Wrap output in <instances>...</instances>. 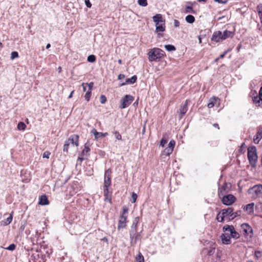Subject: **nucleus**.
<instances>
[{"label": "nucleus", "mask_w": 262, "mask_h": 262, "mask_svg": "<svg viewBox=\"0 0 262 262\" xmlns=\"http://www.w3.org/2000/svg\"><path fill=\"white\" fill-rule=\"evenodd\" d=\"M137 262H144V257L140 252H139L136 257Z\"/></svg>", "instance_id": "nucleus-30"}, {"label": "nucleus", "mask_w": 262, "mask_h": 262, "mask_svg": "<svg viewBox=\"0 0 262 262\" xmlns=\"http://www.w3.org/2000/svg\"><path fill=\"white\" fill-rule=\"evenodd\" d=\"M241 230L246 235L251 236L252 233V228L247 224H243L241 225Z\"/></svg>", "instance_id": "nucleus-12"}, {"label": "nucleus", "mask_w": 262, "mask_h": 262, "mask_svg": "<svg viewBox=\"0 0 262 262\" xmlns=\"http://www.w3.org/2000/svg\"><path fill=\"white\" fill-rule=\"evenodd\" d=\"M173 150L171 148L166 147L162 152L163 155L165 156H169Z\"/></svg>", "instance_id": "nucleus-29"}, {"label": "nucleus", "mask_w": 262, "mask_h": 262, "mask_svg": "<svg viewBox=\"0 0 262 262\" xmlns=\"http://www.w3.org/2000/svg\"><path fill=\"white\" fill-rule=\"evenodd\" d=\"M91 133L93 134L94 135L95 140H97L98 139V132L95 129L93 128L91 131Z\"/></svg>", "instance_id": "nucleus-39"}, {"label": "nucleus", "mask_w": 262, "mask_h": 262, "mask_svg": "<svg viewBox=\"0 0 262 262\" xmlns=\"http://www.w3.org/2000/svg\"><path fill=\"white\" fill-rule=\"evenodd\" d=\"M138 3L139 5L145 7L147 5V0H138Z\"/></svg>", "instance_id": "nucleus-35"}, {"label": "nucleus", "mask_w": 262, "mask_h": 262, "mask_svg": "<svg viewBox=\"0 0 262 262\" xmlns=\"http://www.w3.org/2000/svg\"><path fill=\"white\" fill-rule=\"evenodd\" d=\"M127 216H121L119 221L118 229L123 228L126 227Z\"/></svg>", "instance_id": "nucleus-16"}, {"label": "nucleus", "mask_w": 262, "mask_h": 262, "mask_svg": "<svg viewBox=\"0 0 262 262\" xmlns=\"http://www.w3.org/2000/svg\"><path fill=\"white\" fill-rule=\"evenodd\" d=\"M90 146L91 145L88 142L85 143L84 148L82 151L81 156H84L85 155V153L87 154L90 151Z\"/></svg>", "instance_id": "nucleus-23"}, {"label": "nucleus", "mask_w": 262, "mask_h": 262, "mask_svg": "<svg viewBox=\"0 0 262 262\" xmlns=\"http://www.w3.org/2000/svg\"><path fill=\"white\" fill-rule=\"evenodd\" d=\"M234 228L233 226H225L223 227V230L225 232H226V233H228V234L230 233V235L231 233H232V231H234Z\"/></svg>", "instance_id": "nucleus-25"}, {"label": "nucleus", "mask_w": 262, "mask_h": 262, "mask_svg": "<svg viewBox=\"0 0 262 262\" xmlns=\"http://www.w3.org/2000/svg\"><path fill=\"white\" fill-rule=\"evenodd\" d=\"M100 100L102 104H104L106 101V98L104 95H101L100 97Z\"/></svg>", "instance_id": "nucleus-45"}, {"label": "nucleus", "mask_w": 262, "mask_h": 262, "mask_svg": "<svg viewBox=\"0 0 262 262\" xmlns=\"http://www.w3.org/2000/svg\"><path fill=\"white\" fill-rule=\"evenodd\" d=\"M137 197L138 196H137V194L135 193V192H133L132 195V202L133 203L136 202Z\"/></svg>", "instance_id": "nucleus-44"}, {"label": "nucleus", "mask_w": 262, "mask_h": 262, "mask_svg": "<svg viewBox=\"0 0 262 262\" xmlns=\"http://www.w3.org/2000/svg\"><path fill=\"white\" fill-rule=\"evenodd\" d=\"M222 243L224 244L228 245L231 243V237L228 233H225L221 236Z\"/></svg>", "instance_id": "nucleus-14"}, {"label": "nucleus", "mask_w": 262, "mask_h": 262, "mask_svg": "<svg viewBox=\"0 0 262 262\" xmlns=\"http://www.w3.org/2000/svg\"><path fill=\"white\" fill-rule=\"evenodd\" d=\"M18 56V53L17 52H12L11 54V58L12 59H14Z\"/></svg>", "instance_id": "nucleus-49"}, {"label": "nucleus", "mask_w": 262, "mask_h": 262, "mask_svg": "<svg viewBox=\"0 0 262 262\" xmlns=\"http://www.w3.org/2000/svg\"><path fill=\"white\" fill-rule=\"evenodd\" d=\"M215 2L221 4H225L227 2V0H214Z\"/></svg>", "instance_id": "nucleus-56"}, {"label": "nucleus", "mask_w": 262, "mask_h": 262, "mask_svg": "<svg viewBox=\"0 0 262 262\" xmlns=\"http://www.w3.org/2000/svg\"><path fill=\"white\" fill-rule=\"evenodd\" d=\"M241 211L239 210L235 212H233V215L234 216V219L235 218L236 216H239L241 215Z\"/></svg>", "instance_id": "nucleus-53"}, {"label": "nucleus", "mask_w": 262, "mask_h": 262, "mask_svg": "<svg viewBox=\"0 0 262 262\" xmlns=\"http://www.w3.org/2000/svg\"><path fill=\"white\" fill-rule=\"evenodd\" d=\"M175 144H176L175 141L173 140H171L170 141L167 147L171 148L172 149V150H173V148L175 146Z\"/></svg>", "instance_id": "nucleus-40"}, {"label": "nucleus", "mask_w": 262, "mask_h": 262, "mask_svg": "<svg viewBox=\"0 0 262 262\" xmlns=\"http://www.w3.org/2000/svg\"><path fill=\"white\" fill-rule=\"evenodd\" d=\"M139 217H137L135 219L133 223L135 224H138L139 223Z\"/></svg>", "instance_id": "nucleus-60"}, {"label": "nucleus", "mask_w": 262, "mask_h": 262, "mask_svg": "<svg viewBox=\"0 0 262 262\" xmlns=\"http://www.w3.org/2000/svg\"><path fill=\"white\" fill-rule=\"evenodd\" d=\"M128 213V209L126 207H123L122 208V213L121 216H127L126 214Z\"/></svg>", "instance_id": "nucleus-42"}, {"label": "nucleus", "mask_w": 262, "mask_h": 262, "mask_svg": "<svg viewBox=\"0 0 262 262\" xmlns=\"http://www.w3.org/2000/svg\"><path fill=\"white\" fill-rule=\"evenodd\" d=\"M91 97V91H88L85 95V99L88 101Z\"/></svg>", "instance_id": "nucleus-47"}, {"label": "nucleus", "mask_w": 262, "mask_h": 262, "mask_svg": "<svg viewBox=\"0 0 262 262\" xmlns=\"http://www.w3.org/2000/svg\"><path fill=\"white\" fill-rule=\"evenodd\" d=\"M230 237H233L234 238L237 239L239 237V234L235 231L234 229L233 231H232V233L230 235Z\"/></svg>", "instance_id": "nucleus-33"}, {"label": "nucleus", "mask_w": 262, "mask_h": 262, "mask_svg": "<svg viewBox=\"0 0 262 262\" xmlns=\"http://www.w3.org/2000/svg\"><path fill=\"white\" fill-rule=\"evenodd\" d=\"M222 200L224 205L229 206L235 202L236 198L232 194H227L224 195Z\"/></svg>", "instance_id": "nucleus-8"}, {"label": "nucleus", "mask_w": 262, "mask_h": 262, "mask_svg": "<svg viewBox=\"0 0 262 262\" xmlns=\"http://www.w3.org/2000/svg\"><path fill=\"white\" fill-rule=\"evenodd\" d=\"M111 170L107 169L104 173V182L103 187H108L111 184Z\"/></svg>", "instance_id": "nucleus-11"}, {"label": "nucleus", "mask_w": 262, "mask_h": 262, "mask_svg": "<svg viewBox=\"0 0 262 262\" xmlns=\"http://www.w3.org/2000/svg\"><path fill=\"white\" fill-rule=\"evenodd\" d=\"M26 127V124L23 122H20L17 124V128L18 130H25Z\"/></svg>", "instance_id": "nucleus-31"}, {"label": "nucleus", "mask_w": 262, "mask_h": 262, "mask_svg": "<svg viewBox=\"0 0 262 262\" xmlns=\"http://www.w3.org/2000/svg\"><path fill=\"white\" fill-rule=\"evenodd\" d=\"M234 32L225 30L223 32L220 31H215L212 36L211 40L216 42H221L228 38L232 37Z\"/></svg>", "instance_id": "nucleus-1"}, {"label": "nucleus", "mask_w": 262, "mask_h": 262, "mask_svg": "<svg viewBox=\"0 0 262 262\" xmlns=\"http://www.w3.org/2000/svg\"><path fill=\"white\" fill-rule=\"evenodd\" d=\"M78 139L79 136L77 135H71L69 138L66 141L63 150L65 152L68 151V148L70 145L72 144L73 145H75L76 146H78L79 145L78 143Z\"/></svg>", "instance_id": "nucleus-5"}, {"label": "nucleus", "mask_w": 262, "mask_h": 262, "mask_svg": "<svg viewBox=\"0 0 262 262\" xmlns=\"http://www.w3.org/2000/svg\"><path fill=\"white\" fill-rule=\"evenodd\" d=\"M136 231H130V245L134 246L136 244L138 240L141 239V232L136 233Z\"/></svg>", "instance_id": "nucleus-9"}, {"label": "nucleus", "mask_w": 262, "mask_h": 262, "mask_svg": "<svg viewBox=\"0 0 262 262\" xmlns=\"http://www.w3.org/2000/svg\"><path fill=\"white\" fill-rule=\"evenodd\" d=\"M108 188V187H103L104 195L105 197V199H108L109 201H110L111 194Z\"/></svg>", "instance_id": "nucleus-26"}, {"label": "nucleus", "mask_w": 262, "mask_h": 262, "mask_svg": "<svg viewBox=\"0 0 262 262\" xmlns=\"http://www.w3.org/2000/svg\"><path fill=\"white\" fill-rule=\"evenodd\" d=\"M213 126H214L215 127L217 128V129H219V125H218V124H217V123H214V124H213Z\"/></svg>", "instance_id": "nucleus-64"}, {"label": "nucleus", "mask_w": 262, "mask_h": 262, "mask_svg": "<svg viewBox=\"0 0 262 262\" xmlns=\"http://www.w3.org/2000/svg\"><path fill=\"white\" fill-rule=\"evenodd\" d=\"M218 100V98L215 97H213L211 98L209 100V103H208V107L209 108H212L213 107L215 103H216V101Z\"/></svg>", "instance_id": "nucleus-22"}, {"label": "nucleus", "mask_w": 262, "mask_h": 262, "mask_svg": "<svg viewBox=\"0 0 262 262\" xmlns=\"http://www.w3.org/2000/svg\"><path fill=\"white\" fill-rule=\"evenodd\" d=\"M124 77H125V76H124V75H123V74H119V75H118V79H119V80L123 79H124Z\"/></svg>", "instance_id": "nucleus-59"}, {"label": "nucleus", "mask_w": 262, "mask_h": 262, "mask_svg": "<svg viewBox=\"0 0 262 262\" xmlns=\"http://www.w3.org/2000/svg\"><path fill=\"white\" fill-rule=\"evenodd\" d=\"M108 135V133H100V132H98V139L99 138H103V137H104L105 136H107Z\"/></svg>", "instance_id": "nucleus-48"}, {"label": "nucleus", "mask_w": 262, "mask_h": 262, "mask_svg": "<svg viewBox=\"0 0 262 262\" xmlns=\"http://www.w3.org/2000/svg\"><path fill=\"white\" fill-rule=\"evenodd\" d=\"M174 26L176 27H178L180 26V22L179 20L175 19L174 20Z\"/></svg>", "instance_id": "nucleus-57"}, {"label": "nucleus", "mask_w": 262, "mask_h": 262, "mask_svg": "<svg viewBox=\"0 0 262 262\" xmlns=\"http://www.w3.org/2000/svg\"><path fill=\"white\" fill-rule=\"evenodd\" d=\"M253 100L255 104H258V106H262V86L259 92V96L254 97Z\"/></svg>", "instance_id": "nucleus-15"}, {"label": "nucleus", "mask_w": 262, "mask_h": 262, "mask_svg": "<svg viewBox=\"0 0 262 262\" xmlns=\"http://www.w3.org/2000/svg\"><path fill=\"white\" fill-rule=\"evenodd\" d=\"M137 77L136 75H134L133 76H132L131 78H127L126 79V81H125V82L124 83H122L121 85L122 86V85H124L126 84H133L134 83H135L137 81Z\"/></svg>", "instance_id": "nucleus-19"}, {"label": "nucleus", "mask_w": 262, "mask_h": 262, "mask_svg": "<svg viewBox=\"0 0 262 262\" xmlns=\"http://www.w3.org/2000/svg\"><path fill=\"white\" fill-rule=\"evenodd\" d=\"M85 5L86 6V7L88 8H91L92 6L91 2L89 0H85Z\"/></svg>", "instance_id": "nucleus-54"}, {"label": "nucleus", "mask_w": 262, "mask_h": 262, "mask_svg": "<svg viewBox=\"0 0 262 262\" xmlns=\"http://www.w3.org/2000/svg\"><path fill=\"white\" fill-rule=\"evenodd\" d=\"M82 85V87H83V91H86V87H88V86L86 85V84L83 83Z\"/></svg>", "instance_id": "nucleus-61"}, {"label": "nucleus", "mask_w": 262, "mask_h": 262, "mask_svg": "<svg viewBox=\"0 0 262 262\" xmlns=\"http://www.w3.org/2000/svg\"><path fill=\"white\" fill-rule=\"evenodd\" d=\"M215 246H211V249L208 251L207 254L210 256L213 255L215 252Z\"/></svg>", "instance_id": "nucleus-36"}, {"label": "nucleus", "mask_w": 262, "mask_h": 262, "mask_svg": "<svg viewBox=\"0 0 262 262\" xmlns=\"http://www.w3.org/2000/svg\"><path fill=\"white\" fill-rule=\"evenodd\" d=\"M254 203H251L247 205L245 207L244 209L247 211L249 214L252 213L254 212Z\"/></svg>", "instance_id": "nucleus-20"}, {"label": "nucleus", "mask_w": 262, "mask_h": 262, "mask_svg": "<svg viewBox=\"0 0 262 262\" xmlns=\"http://www.w3.org/2000/svg\"><path fill=\"white\" fill-rule=\"evenodd\" d=\"M114 134H115V138L117 140H121L122 139V136L121 135L119 134V132H115L114 133Z\"/></svg>", "instance_id": "nucleus-46"}, {"label": "nucleus", "mask_w": 262, "mask_h": 262, "mask_svg": "<svg viewBox=\"0 0 262 262\" xmlns=\"http://www.w3.org/2000/svg\"><path fill=\"white\" fill-rule=\"evenodd\" d=\"M188 103V100H186L184 102L182 103L180 109L178 111V113L181 115L182 117L187 111V106Z\"/></svg>", "instance_id": "nucleus-13"}, {"label": "nucleus", "mask_w": 262, "mask_h": 262, "mask_svg": "<svg viewBox=\"0 0 262 262\" xmlns=\"http://www.w3.org/2000/svg\"><path fill=\"white\" fill-rule=\"evenodd\" d=\"M167 143V140L164 138H162L160 141V145L162 147H164L166 143Z\"/></svg>", "instance_id": "nucleus-43"}, {"label": "nucleus", "mask_w": 262, "mask_h": 262, "mask_svg": "<svg viewBox=\"0 0 262 262\" xmlns=\"http://www.w3.org/2000/svg\"><path fill=\"white\" fill-rule=\"evenodd\" d=\"M262 256L261 252L260 251H256L255 252V256L257 258H260Z\"/></svg>", "instance_id": "nucleus-52"}, {"label": "nucleus", "mask_w": 262, "mask_h": 262, "mask_svg": "<svg viewBox=\"0 0 262 262\" xmlns=\"http://www.w3.org/2000/svg\"><path fill=\"white\" fill-rule=\"evenodd\" d=\"M185 12L188 13H194V11L191 6H186L185 8Z\"/></svg>", "instance_id": "nucleus-34"}, {"label": "nucleus", "mask_w": 262, "mask_h": 262, "mask_svg": "<svg viewBox=\"0 0 262 262\" xmlns=\"http://www.w3.org/2000/svg\"><path fill=\"white\" fill-rule=\"evenodd\" d=\"M134 98L130 95H126L120 100L119 108L123 109L128 107L134 101Z\"/></svg>", "instance_id": "nucleus-6"}, {"label": "nucleus", "mask_w": 262, "mask_h": 262, "mask_svg": "<svg viewBox=\"0 0 262 262\" xmlns=\"http://www.w3.org/2000/svg\"><path fill=\"white\" fill-rule=\"evenodd\" d=\"M262 138V127L258 129L257 134L254 137V142L255 144H257Z\"/></svg>", "instance_id": "nucleus-18"}, {"label": "nucleus", "mask_w": 262, "mask_h": 262, "mask_svg": "<svg viewBox=\"0 0 262 262\" xmlns=\"http://www.w3.org/2000/svg\"><path fill=\"white\" fill-rule=\"evenodd\" d=\"M16 248V245L14 244H12L10 245L8 247L5 248L6 250L10 251H13Z\"/></svg>", "instance_id": "nucleus-38"}, {"label": "nucleus", "mask_w": 262, "mask_h": 262, "mask_svg": "<svg viewBox=\"0 0 262 262\" xmlns=\"http://www.w3.org/2000/svg\"><path fill=\"white\" fill-rule=\"evenodd\" d=\"M257 10L260 18V23L262 24V4H260L257 6Z\"/></svg>", "instance_id": "nucleus-27"}, {"label": "nucleus", "mask_w": 262, "mask_h": 262, "mask_svg": "<svg viewBox=\"0 0 262 262\" xmlns=\"http://www.w3.org/2000/svg\"><path fill=\"white\" fill-rule=\"evenodd\" d=\"M74 92V91H73L72 92H71V93H70V94L69 95V97H68V98H71L72 97V96H73V94Z\"/></svg>", "instance_id": "nucleus-62"}, {"label": "nucleus", "mask_w": 262, "mask_h": 262, "mask_svg": "<svg viewBox=\"0 0 262 262\" xmlns=\"http://www.w3.org/2000/svg\"><path fill=\"white\" fill-rule=\"evenodd\" d=\"M148 59L150 61H156L164 56V52L159 48H154L148 53Z\"/></svg>", "instance_id": "nucleus-3"}, {"label": "nucleus", "mask_w": 262, "mask_h": 262, "mask_svg": "<svg viewBox=\"0 0 262 262\" xmlns=\"http://www.w3.org/2000/svg\"><path fill=\"white\" fill-rule=\"evenodd\" d=\"M83 159H84V158L83 157H79L78 158V161L81 162L82 160H83Z\"/></svg>", "instance_id": "nucleus-63"}, {"label": "nucleus", "mask_w": 262, "mask_h": 262, "mask_svg": "<svg viewBox=\"0 0 262 262\" xmlns=\"http://www.w3.org/2000/svg\"><path fill=\"white\" fill-rule=\"evenodd\" d=\"M96 60V57L94 55H91L88 57V61L90 62H93Z\"/></svg>", "instance_id": "nucleus-37"}, {"label": "nucleus", "mask_w": 262, "mask_h": 262, "mask_svg": "<svg viewBox=\"0 0 262 262\" xmlns=\"http://www.w3.org/2000/svg\"><path fill=\"white\" fill-rule=\"evenodd\" d=\"M39 204L41 205H46L49 204V201L46 195H41L39 199Z\"/></svg>", "instance_id": "nucleus-21"}, {"label": "nucleus", "mask_w": 262, "mask_h": 262, "mask_svg": "<svg viewBox=\"0 0 262 262\" xmlns=\"http://www.w3.org/2000/svg\"><path fill=\"white\" fill-rule=\"evenodd\" d=\"M250 194H254V197H262V185H256L248 190Z\"/></svg>", "instance_id": "nucleus-7"}, {"label": "nucleus", "mask_w": 262, "mask_h": 262, "mask_svg": "<svg viewBox=\"0 0 262 262\" xmlns=\"http://www.w3.org/2000/svg\"><path fill=\"white\" fill-rule=\"evenodd\" d=\"M152 19L156 23V32H164L165 30V20L162 15L157 14L152 17Z\"/></svg>", "instance_id": "nucleus-2"}, {"label": "nucleus", "mask_w": 262, "mask_h": 262, "mask_svg": "<svg viewBox=\"0 0 262 262\" xmlns=\"http://www.w3.org/2000/svg\"><path fill=\"white\" fill-rule=\"evenodd\" d=\"M13 212H12L8 217L1 221V224L2 225L7 226L11 223L13 219Z\"/></svg>", "instance_id": "nucleus-17"}, {"label": "nucleus", "mask_w": 262, "mask_h": 262, "mask_svg": "<svg viewBox=\"0 0 262 262\" xmlns=\"http://www.w3.org/2000/svg\"><path fill=\"white\" fill-rule=\"evenodd\" d=\"M257 155L256 149L255 146H252L248 149V158L250 165L254 167L255 166L257 161Z\"/></svg>", "instance_id": "nucleus-4"}, {"label": "nucleus", "mask_w": 262, "mask_h": 262, "mask_svg": "<svg viewBox=\"0 0 262 262\" xmlns=\"http://www.w3.org/2000/svg\"><path fill=\"white\" fill-rule=\"evenodd\" d=\"M93 82H91L89 84H88L86 83V85L88 86V87L89 88V90L88 91H91V89H92V88L93 87Z\"/></svg>", "instance_id": "nucleus-58"}, {"label": "nucleus", "mask_w": 262, "mask_h": 262, "mask_svg": "<svg viewBox=\"0 0 262 262\" xmlns=\"http://www.w3.org/2000/svg\"><path fill=\"white\" fill-rule=\"evenodd\" d=\"M223 214H224L226 221H229L234 219V216L233 215V209L231 207H229L227 209H224L222 210Z\"/></svg>", "instance_id": "nucleus-10"}, {"label": "nucleus", "mask_w": 262, "mask_h": 262, "mask_svg": "<svg viewBox=\"0 0 262 262\" xmlns=\"http://www.w3.org/2000/svg\"><path fill=\"white\" fill-rule=\"evenodd\" d=\"M225 191V188H220L219 189V191H218L219 196L220 197H221V196L224 195Z\"/></svg>", "instance_id": "nucleus-41"}, {"label": "nucleus", "mask_w": 262, "mask_h": 262, "mask_svg": "<svg viewBox=\"0 0 262 262\" xmlns=\"http://www.w3.org/2000/svg\"><path fill=\"white\" fill-rule=\"evenodd\" d=\"M185 20L188 23L192 24L194 21L195 18L193 16L191 15H188L186 16Z\"/></svg>", "instance_id": "nucleus-28"}, {"label": "nucleus", "mask_w": 262, "mask_h": 262, "mask_svg": "<svg viewBox=\"0 0 262 262\" xmlns=\"http://www.w3.org/2000/svg\"><path fill=\"white\" fill-rule=\"evenodd\" d=\"M216 220L219 222H223L226 221V217L224 214H223V211L222 210L220 213H218L216 216Z\"/></svg>", "instance_id": "nucleus-24"}, {"label": "nucleus", "mask_w": 262, "mask_h": 262, "mask_svg": "<svg viewBox=\"0 0 262 262\" xmlns=\"http://www.w3.org/2000/svg\"><path fill=\"white\" fill-rule=\"evenodd\" d=\"M137 225L138 224L133 223L131 227L130 231H136Z\"/></svg>", "instance_id": "nucleus-51"}, {"label": "nucleus", "mask_w": 262, "mask_h": 262, "mask_svg": "<svg viewBox=\"0 0 262 262\" xmlns=\"http://www.w3.org/2000/svg\"><path fill=\"white\" fill-rule=\"evenodd\" d=\"M50 155V152L49 151H46L43 153L42 157L43 158H48H48H49Z\"/></svg>", "instance_id": "nucleus-50"}, {"label": "nucleus", "mask_w": 262, "mask_h": 262, "mask_svg": "<svg viewBox=\"0 0 262 262\" xmlns=\"http://www.w3.org/2000/svg\"><path fill=\"white\" fill-rule=\"evenodd\" d=\"M164 47L168 51H173L176 50V48L173 45H165Z\"/></svg>", "instance_id": "nucleus-32"}, {"label": "nucleus", "mask_w": 262, "mask_h": 262, "mask_svg": "<svg viewBox=\"0 0 262 262\" xmlns=\"http://www.w3.org/2000/svg\"><path fill=\"white\" fill-rule=\"evenodd\" d=\"M230 51V50L228 49L227 51H225L223 54H221L220 56V58H223L225 57V56L227 54L228 52Z\"/></svg>", "instance_id": "nucleus-55"}]
</instances>
